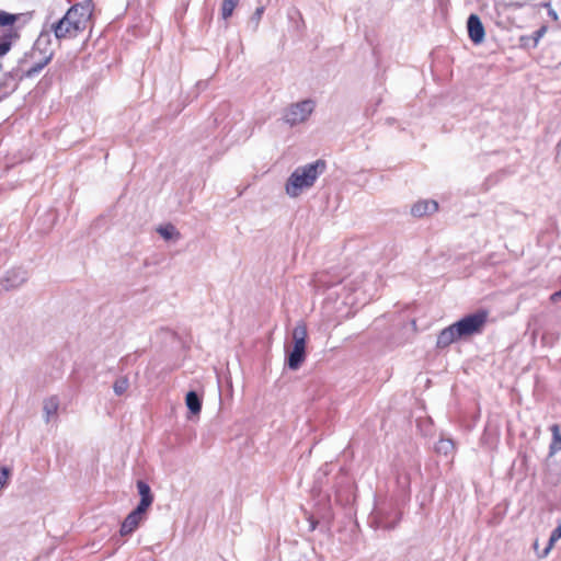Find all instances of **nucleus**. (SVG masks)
Masks as SVG:
<instances>
[{
	"mask_svg": "<svg viewBox=\"0 0 561 561\" xmlns=\"http://www.w3.org/2000/svg\"><path fill=\"white\" fill-rule=\"evenodd\" d=\"M561 538V524H559L551 533L550 535V538H549V547L546 549V551H548V549L556 542L558 541L559 539Z\"/></svg>",
	"mask_w": 561,
	"mask_h": 561,
	"instance_id": "obj_28",
	"label": "nucleus"
},
{
	"mask_svg": "<svg viewBox=\"0 0 561 561\" xmlns=\"http://www.w3.org/2000/svg\"><path fill=\"white\" fill-rule=\"evenodd\" d=\"M50 32H42L34 43L32 56L39 51L43 56L53 53L50 49Z\"/></svg>",
	"mask_w": 561,
	"mask_h": 561,
	"instance_id": "obj_14",
	"label": "nucleus"
},
{
	"mask_svg": "<svg viewBox=\"0 0 561 561\" xmlns=\"http://www.w3.org/2000/svg\"><path fill=\"white\" fill-rule=\"evenodd\" d=\"M314 103L312 100H304L291 104L284 113V121L290 126L305 122L312 113Z\"/></svg>",
	"mask_w": 561,
	"mask_h": 561,
	"instance_id": "obj_4",
	"label": "nucleus"
},
{
	"mask_svg": "<svg viewBox=\"0 0 561 561\" xmlns=\"http://www.w3.org/2000/svg\"><path fill=\"white\" fill-rule=\"evenodd\" d=\"M19 19V15L0 10V27L12 26Z\"/></svg>",
	"mask_w": 561,
	"mask_h": 561,
	"instance_id": "obj_25",
	"label": "nucleus"
},
{
	"mask_svg": "<svg viewBox=\"0 0 561 561\" xmlns=\"http://www.w3.org/2000/svg\"><path fill=\"white\" fill-rule=\"evenodd\" d=\"M51 58H53V53H48L47 55L43 56L42 59L36 61L33 66H31L27 70H25L22 73L21 79L33 78L36 75H38L44 69V67L51 60Z\"/></svg>",
	"mask_w": 561,
	"mask_h": 561,
	"instance_id": "obj_15",
	"label": "nucleus"
},
{
	"mask_svg": "<svg viewBox=\"0 0 561 561\" xmlns=\"http://www.w3.org/2000/svg\"><path fill=\"white\" fill-rule=\"evenodd\" d=\"M548 26L541 25L537 31L533 33L529 39H531V47H536L540 41V38L547 33Z\"/></svg>",
	"mask_w": 561,
	"mask_h": 561,
	"instance_id": "obj_26",
	"label": "nucleus"
},
{
	"mask_svg": "<svg viewBox=\"0 0 561 561\" xmlns=\"http://www.w3.org/2000/svg\"><path fill=\"white\" fill-rule=\"evenodd\" d=\"M437 454H443L445 456L453 454L455 450V443L450 438H440L434 447Z\"/></svg>",
	"mask_w": 561,
	"mask_h": 561,
	"instance_id": "obj_20",
	"label": "nucleus"
},
{
	"mask_svg": "<svg viewBox=\"0 0 561 561\" xmlns=\"http://www.w3.org/2000/svg\"><path fill=\"white\" fill-rule=\"evenodd\" d=\"M93 10L94 4L92 0H84L71 5L67 10V13L69 14L71 21L79 23V26L85 31L91 26Z\"/></svg>",
	"mask_w": 561,
	"mask_h": 561,
	"instance_id": "obj_5",
	"label": "nucleus"
},
{
	"mask_svg": "<svg viewBox=\"0 0 561 561\" xmlns=\"http://www.w3.org/2000/svg\"><path fill=\"white\" fill-rule=\"evenodd\" d=\"M293 348L286 352V365L291 370H297L306 360L308 330L305 322L296 324L291 332Z\"/></svg>",
	"mask_w": 561,
	"mask_h": 561,
	"instance_id": "obj_2",
	"label": "nucleus"
},
{
	"mask_svg": "<svg viewBox=\"0 0 561 561\" xmlns=\"http://www.w3.org/2000/svg\"><path fill=\"white\" fill-rule=\"evenodd\" d=\"M438 210V203L434 199L419 201L411 207V214L414 217L432 215Z\"/></svg>",
	"mask_w": 561,
	"mask_h": 561,
	"instance_id": "obj_10",
	"label": "nucleus"
},
{
	"mask_svg": "<svg viewBox=\"0 0 561 561\" xmlns=\"http://www.w3.org/2000/svg\"><path fill=\"white\" fill-rule=\"evenodd\" d=\"M545 7L548 9V15L553 20L558 21V13L553 10L550 3H545Z\"/></svg>",
	"mask_w": 561,
	"mask_h": 561,
	"instance_id": "obj_29",
	"label": "nucleus"
},
{
	"mask_svg": "<svg viewBox=\"0 0 561 561\" xmlns=\"http://www.w3.org/2000/svg\"><path fill=\"white\" fill-rule=\"evenodd\" d=\"M27 278V273L23 268H12L7 272L5 277L2 279V286L9 290L22 285Z\"/></svg>",
	"mask_w": 561,
	"mask_h": 561,
	"instance_id": "obj_9",
	"label": "nucleus"
},
{
	"mask_svg": "<svg viewBox=\"0 0 561 561\" xmlns=\"http://www.w3.org/2000/svg\"><path fill=\"white\" fill-rule=\"evenodd\" d=\"M147 516V511L136 506L123 520L119 534L125 537L131 535L139 525L145 522Z\"/></svg>",
	"mask_w": 561,
	"mask_h": 561,
	"instance_id": "obj_7",
	"label": "nucleus"
},
{
	"mask_svg": "<svg viewBox=\"0 0 561 561\" xmlns=\"http://www.w3.org/2000/svg\"><path fill=\"white\" fill-rule=\"evenodd\" d=\"M50 32L54 33L57 39L75 38L82 34L84 31L79 26V23L71 21L69 14L65 15L50 26Z\"/></svg>",
	"mask_w": 561,
	"mask_h": 561,
	"instance_id": "obj_6",
	"label": "nucleus"
},
{
	"mask_svg": "<svg viewBox=\"0 0 561 561\" xmlns=\"http://www.w3.org/2000/svg\"><path fill=\"white\" fill-rule=\"evenodd\" d=\"M129 388V380L126 376L119 377L113 385V390L116 396L124 394Z\"/></svg>",
	"mask_w": 561,
	"mask_h": 561,
	"instance_id": "obj_24",
	"label": "nucleus"
},
{
	"mask_svg": "<svg viewBox=\"0 0 561 561\" xmlns=\"http://www.w3.org/2000/svg\"><path fill=\"white\" fill-rule=\"evenodd\" d=\"M158 233L164 239V240H171L172 238L180 237V232L176 230V228L172 224H168L164 226H160L157 229Z\"/></svg>",
	"mask_w": 561,
	"mask_h": 561,
	"instance_id": "obj_21",
	"label": "nucleus"
},
{
	"mask_svg": "<svg viewBox=\"0 0 561 561\" xmlns=\"http://www.w3.org/2000/svg\"><path fill=\"white\" fill-rule=\"evenodd\" d=\"M325 169L327 162L322 159L296 168L286 181V194L290 197H298L302 191L314 185L317 179L324 173Z\"/></svg>",
	"mask_w": 561,
	"mask_h": 561,
	"instance_id": "obj_1",
	"label": "nucleus"
},
{
	"mask_svg": "<svg viewBox=\"0 0 561 561\" xmlns=\"http://www.w3.org/2000/svg\"><path fill=\"white\" fill-rule=\"evenodd\" d=\"M265 7L261 5L257 7L254 11V13L251 15L248 26L252 30V32H256L261 22V19L264 14Z\"/></svg>",
	"mask_w": 561,
	"mask_h": 561,
	"instance_id": "obj_22",
	"label": "nucleus"
},
{
	"mask_svg": "<svg viewBox=\"0 0 561 561\" xmlns=\"http://www.w3.org/2000/svg\"><path fill=\"white\" fill-rule=\"evenodd\" d=\"M19 38V34L13 31H9L1 36L0 39V58L7 55L12 46L14 39Z\"/></svg>",
	"mask_w": 561,
	"mask_h": 561,
	"instance_id": "obj_17",
	"label": "nucleus"
},
{
	"mask_svg": "<svg viewBox=\"0 0 561 561\" xmlns=\"http://www.w3.org/2000/svg\"><path fill=\"white\" fill-rule=\"evenodd\" d=\"M5 84H7V83H5V80H4V81H0V89H1L2 87H4ZM8 95H9V92H8V91H7V92H3V93H1V92H0V101H1V100H3L4 98H7Z\"/></svg>",
	"mask_w": 561,
	"mask_h": 561,
	"instance_id": "obj_31",
	"label": "nucleus"
},
{
	"mask_svg": "<svg viewBox=\"0 0 561 561\" xmlns=\"http://www.w3.org/2000/svg\"><path fill=\"white\" fill-rule=\"evenodd\" d=\"M11 474L9 467H0V491L8 484Z\"/></svg>",
	"mask_w": 561,
	"mask_h": 561,
	"instance_id": "obj_27",
	"label": "nucleus"
},
{
	"mask_svg": "<svg viewBox=\"0 0 561 561\" xmlns=\"http://www.w3.org/2000/svg\"><path fill=\"white\" fill-rule=\"evenodd\" d=\"M458 340H461V339L455 331L454 323H453L449 327L443 329L438 333L437 340H436V347L440 348V350L446 348L450 344H453L454 342H456Z\"/></svg>",
	"mask_w": 561,
	"mask_h": 561,
	"instance_id": "obj_11",
	"label": "nucleus"
},
{
	"mask_svg": "<svg viewBox=\"0 0 561 561\" xmlns=\"http://www.w3.org/2000/svg\"><path fill=\"white\" fill-rule=\"evenodd\" d=\"M185 404L192 414H199L202 410V398L196 391H188L185 397Z\"/></svg>",
	"mask_w": 561,
	"mask_h": 561,
	"instance_id": "obj_16",
	"label": "nucleus"
},
{
	"mask_svg": "<svg viewBox=\"0 0 561 561\" xmlns=\"http://www.w3.org/2000/svg\"><path fill=\"white\" fill-rule=\"evenodd\" d=\"M467 30L469 38L474 44H480L483 42L485 36L484 26L481 22V19L477 14H470L467 20Z\"/></svg>",
	"mask_w": 561,
	"mask_h": 561,
	"instance_id": "obj_8",
	"label": "nucleus"
},
{
	"mask_svg": "<svg viewBox=\"0 0 561 561\" xmlns=\"http://www.w3.org/2000/svg\"><path fill=\"white\" fill-rule=\"evenodd\" d=\"M59 398L58 396H50L43 401V419L46 424L50 422L53 417H57V412L59 409Z\"/></svg>",
	"mask_w": 561,
	"mask_h": 561,
	"instance_id": "obj_12",
	"label": "nucleus"
},
{
	"mask_svg": "<svg viewBox=\"0 0 561 561\" xmlns=\"http://www.w3.org/2000/svg\"><path fill=\"white\" fill-rule=\"evenodd\" d=\"M137 490L140 495V501L137 506L148 511V508L151 506L153 502V494L151 492L149 484L144 480H138Z\"/></svg>",
	"mask_w": 561,
	"mask_h": 561,
	"instance_id": "obj_13",
	"label": "nucleus"
},
{
	"mask_svg": "<svg viewBox=\"0 0 561 561\" xmlns=\"http://www.w3.org/2000/svg\"><path fill=\"white\" fill-rule=\"evenodd\" d=\"M530 37H522L520 41L524 43L525 46L531 47V39Z\"/></svg>",
	"mask_w": 561,
	"mask_h": 561,
	"instance_id": "obj_32",
	"label": "nucleus"
},
{
	"mask_svg": "<svg viewBox=\"0 0 561 561\" xmlns=\"http://www.w3.org/2000/svg\"><path fill=\"white\" fill-rule=\"evenodd\" d=\"M391 515L392 518L380 517L378 526L385 530H393L400 523L402 514L399 511H393Z\"/></svg>",
	"mask_w": 561,
	"mask_h": 561,
	"instance_id": "obj_18",
	"label": "nucleus"
},
{
	"mask_svg": "<svg viewBox=\"0 0 561 561\" xmlns=\"http://www.w3.org/2000/svg\"><path fill=\"white\" fill-rule=\"evenodd\" d=\"M488 317L489 312L486 310L469 313L454 323L455 331L461 340L480 334L486 324Z\"/></svg>",
	"mask_w": 561,
	"mask_h": 561,
	"instance_id": "obj_3",
	"label": "nucleus"
},
{
	"mask_svg": "<svg viewBox=\"0 0 561 561\" xmlns=\"http://www.w3.org/2000/svg\"><path fill=\"white\" fill-rule=\"evenodd\" d=\"M238 3L239 0H222L220 11L224 20H228L232 15Z\"/></svg>",
	"mask_w": 561,
	"mask_h": 561,
	"instance_id": "obj_23",
	"label": "nucleus"
},
{
	"mask_svg": "<svg viewBox=\"0 0 561 561\" xmlns=\"http://www.w3.org/2000/svg\"><path fill=\"white\" fill-rule=\"evenodd\" d=\"M552 433V442L549 447V455L552 456L557 454L559 450H561V434H560V427L558 424H553L551 427Z\"/></svg>",
	"mask_w": 561,
	"mask_h": 561,
	"instance_id": "obj_19",
	"label": "nucleus"
},
{
	"mask_svg": "<svg viewBox=\"0 0 561 561\" xmlns=\"http://www.w3.org/2000/svg\"><path fill=\"white\" fill-rule=\"evenodd\" d=\"M550 299H551V301H552V302H558V301H560V300H561V289H560V290H558V291H556V293H553V294L551 295Z\"/></svg>",
	"mask_w": 561,
	"mask_h": 561,
	"instance_id": "obj_30",
	"label": "nucleus"
}]
</instances>
